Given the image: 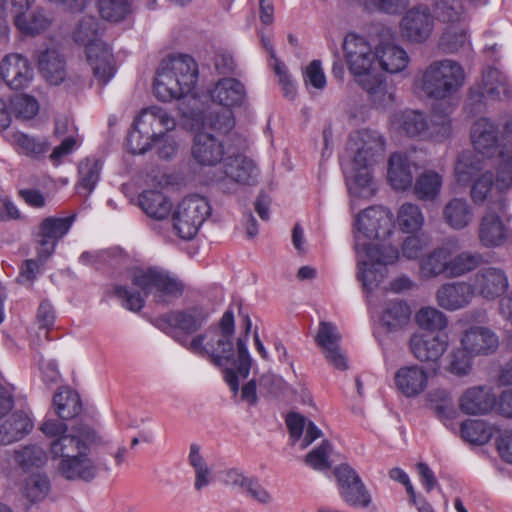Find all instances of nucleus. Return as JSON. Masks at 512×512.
I'll return each instance as SVG.
<instances>
[{"label":"nucleus","instance_id":"obj_29","mask_svg":"<svg viewBox=\"0 0 512 512\" xmlns=\"http://www.w3.org/2000/svg\"><path fill=\"white\" fill-rule=\"evenodd\" d=\"M33 426V421L27 413H12L0 425V444L9 445L23 439L32 431Z\"/></svg>","mask_w":512,"mask_h":512},{"label":"nucleus","instance_id":"obj_37","mask_svg":"<svg viewBox=\"0 0 512 512\" xmlns=\"http://www.w3.org/2000/svg\"><path fill=\"white\" fill-rule=\"evenodd\" d=\"M448 249L439 247L423 256L419 261V275L423 280L436 278L440 275L447 277Z\"/></svg>","mask_w":512,"mask_h":512},{"label":"nucleus","instance_id":"obj_49","mask_svg":"<svg viewBox=\"0 0 512 512\" xmlns=\"http://www.w3.org/2000/svg\"><path fill=\"white\" fill-rule=\"evenodd\" d=\"M15 462L24 471L43 466L47 460L46 452L38 445L31 444L15 450Z\"/></svg>","mask_w":512,"mask_h":512},{"label":"nucleus","instance_id":"obj_4","mask_svg":"<svg viewBox=\"0 0 512 512\" xmlns=\"http://www.w3.org/2000/svg\"><path fill=\"white\" fill-rule=\"evenodd\" d=\"M198 80V66L188 55H178L162 60L155 75V96L167 102L188 94Z\"/></svg>","mask_w":512,"mask_h":512},{"label":"nucleus","instance_id":"obj_35","mask_svg":"<svg viewBox=\"0 0 512 512\" xmlns=\"http://www.w3.org/2000/svg\"><path fill=\"white\" fill-rule=\"evenodd\" d=\"M495 186L500 192L512 189V135L503 138L498 153Z\"/></svg>","mask_w":512,"mask_h":512},{"label":"nucleus","instance_id":"obj_50","mask_svg":"<svg viewBox=\"0 0 512 512\" xmlns=\"http://www.w3.org/2000/svg\"><path fill=\"white\" fill-rule=\"evenodd\" d=\"M467 41V29L462 23L451 24L439 39V47L445 53H455Z\"/></svg>","mask_w":512,"mask_h":512},{"label":"nucleus","instance_id":"obj_63","mask_svg":"<svg viewBox=\"0 0 512 512\" xmlns=\"http://www.w3.org/2000/svg\"><path fill=\"white\" fill-rule=\"evenodd\" d=\"M473 356L466 352L462 347L451 353V360L448 365V371L451 374L462 377L470 373L472 369Z\"/></svg>","mask_w":512,"mask_h":512},{"label":"nucleus","instance_id":"obj_5","mask_svg":"<svg viewBox=\"0 0 512 512\" xmlns=\"http://www.w3.org/2000/svg\"><path fill=\"white\" fill-rule=\"evenodd\" d=\"M100 25L96 17L85 15L76 25L73 38L85 46L87 61L95 78L103 85L115 75V60L111 49L99 39Z\"/></svg>","mask_w":512,"mask_h":512},{"label":"nucleus","instance_id":"obj_14","mask_svg":"<svg viewBox=\"0 0 512 512\" xmlns=\"http://www.w3.org/2000/svg\"><path fill=\"white\" fill-rule=\"evenodd\" d=\"M0 78L11 90H23L31 85L34 72L27 57L11 53L0 63Z\"/></svg>","mask_w":512,"mask_h":512},{"label":"nucleus","instance_id":"obj_3","mask_svg":"<svg viewBox=\"0 0 512 512\" xmlns=\"http://www.w3.org/2000/svg\"><path fill=\"white\" fill-rule=\"evenodd\" d=\"M108 441L93 427L81 424L71 436L50 443L53 459L61 458L57 471L66 480L91 482L99 472V466L90 456L91 449L104 446Z\"/></svg>","mask_w":512,"mask_h":512},{"label":"nucleus","instance_id":"obj_45","mask_svg":"<svg viewBox=\"0 0 512 512\" xmlns=\"http://www.w3.org/2000/svg\"><path fill=\"white\" fill-rule=\"evenodd\" d=\"M397 222L402 232H417L424 224V215L417 204L406 202L398 210Z\"/></svg>","mask_w":512,"mask_h":512},{"label":"nucleus","instance_id":"obj_30","mask_svg":"<svg viewBox=\"0 0 512 512\" xmlns=\"http://www.w3.org/2000/svg\"><path fill=\"white\" fill-rule=\"evenodd\" d=\"M442 217L447 226L458 231L472 223L474 212L465 198L454 197L444 205Z\"/></svg>","mask_w":512,"mask_h":512},{"label":"nucleus","instance_id":"obj_18","mask_svg":"<svg viewBox=\"0 0 512 512\" xmlns=\"http://www.w3.org/2000/svg\"><path fill=\"white\" fill-rule=\"evenodd\" d=\"M340 340L341 335L332 322L321 321L319 323L315 337L316 344L322 349L330 365L338 370H346L348 368L347 359L339 346Z\"/></svg>","mask_w":512,"mask_h":512},{"label":"nucleus","instance_id":"obj_32","mask_svg":"<svg viewBox=\"0 0 512 512\" xmlns=\"http://www.w3.org/2000/svg\"><path fill=\"white\" fill-rule=\"evenodd\" d=\"M376 51L377 66L388 73H399L408 66L407 52L396 44L381 43L376 47Z\"/></svg>","mask_w":512,"mask_h":512},{"label":"nucleus","instance_id":"obj_42","mask_svg":"<svg viewBox=\"0 0 512 512\" xmlns=\"http://www.w3.org/2000/svg\"><path fill=\"white\" fill-rule=\"evenodd\" d=\"M482 263L483 256L480 253L464 251L451 257V253L448 250L447 278L463 276L479 267Z\"/></svg>","mask_w":512,"mask_h":512},{"label":"nucleus","instance_id":"obj_41","mask_svg":"<svg viewBox=\"0 0 512 512\" xmlns=\"http://www.w3.org/2000/svg\"><path fill=\"white\" fill-rule=\"evenodd\" d=\"M442 184V176L433 170H428L416 179L413 192L419 200L433 201L440 194Z\"/></svg>","mask_w":512,"mask_h":512},{"label":"nucleus","instance_id":"obj_53","mask_svg":"<svg viewBox=\"0 0 512 512\" xmlns=\"http://www.w3.org/2000/svg\"><path fill=\"white\" fill-rule=\"evenodd\" d=\"M101 168V162L96 158H86L80 162L78 167L79 187L85 189L87 194L94 190L100 178Z\"/></svg>","mask_w":512,"mask_h":512},{"label":"nucleus","instance_id":"obj_26","mask_svg":"<svg viewBox=\"0 0 512 512\" xmlns=\"http://www.w3.org/2000/svg\"><path fill=\"white\" fill-rule=\"evenodd\" d=\"M40 75L53 86L64 82L67 76L66 61L56 49L41 51L37 58Z\"/></svg>","mask_w":512,"mask_h":512},{"label":"nucleus","instance_id":"obj_38","mask_svg":"<svg viewBox=\"0 0 512 512\" xmlns=\"http://www.w3.org/2000/svg\"><path fill=\"white\" fill-rule=\"evenodd\" d=\"M52 22L51 13L43 8H37L29 16L19 15L15 19V26L21 33L34 36L47 30Z\"/></svg>","mask_w":512,"mask_h":512},{"label":"nucleus","instance_id":"obj_52","mask_svg":"<svg viewBox=\"0 0 512 512\" xmlns=\"http://www.w3.org/2000/svg\"><path fill=\"white\" fill-rule=\"evenodd\" d=\"M9 108L15 118L30 120L38 114L39 103L37 99L31 95L19 94L11 98Z\"/></svg>","mask_w":512,"mask_h":512},{"label":"nucleus","instance_id":"obj_28","mask_svg":"<svg viewBox=\"0 0 512 512\" xmlns=\"http://www.w3.org/2000/svg\"><path fill=\"white\" fill-rule=\"evenodd\" d=\"M210 97L213 102L228 109L243 104L246 98V90L239 80L235 78H223L210 90Z\"/></svg>","mask_w":512,"mask_h":512},{"label":"nucleus","instance_id":"obj_59","mask_svg":"<svg viewBox=\"0 0 512 512\" xmlns=\"http://www.w3.org/2000/svg\"><path fill=\"white\" fill-rule=\"evenodd\" d=\"M471 183L470 197L472 201L476 205L484 204L494 184L492 172L486 170Z\"/></svg>","mask_w":512,"mask_h":512},{"label":"nucleus","instance_id":"obj_51","mask_svg":"<svg viewBox=\"0 0 512 512\" xmlns=\"http://www.w3.org/2000/svg\"><path fill=\"white\" fill-rule=\"evenodd\" d=\"M348 490L343 491L341 499L350 507L369 509L373 506V498L363 481L354 482Z\"/></svg>","mask_w":512,"mask_h":512},{"label":"nucleus","instance_id":"obj_9","mask_svg":"<svg viewBox=\"0 0 512 512\" xmlns=\"http://www.w3.org/2000/svg\"><path fill=\"white\" fill-rule=\"evenodd\" d=\"M211 211L209 201L203 196L191 195L184 198L173 213L176 234L184 240L192 239Z\"/></svg>","mask_w":512,"mask_h":512},{"label":"nucleus","instance_id":"obj_55","mask_svg":"<svg viewBox=\"0 0 512 512\" xmlns=\"http://www.w3.org/2000/svg\"><path fill=\"white\" fill-rule=\"evenodd\" d=\"M101 17L110 22L123 20L131 10L128 0H98Z\"/></svg>","mask_w":512,"mask_h":512},{"label":"nucleus","instance_id":"obj_20","mask_svg":"<svg viewBox=\"0 0 512 512\" xmlns=\"http://www.w3.org/2000/svg\"><path fill=\"white\" fill-rule=\"evenodd\" d=\"M460 345L472 356L488 355L496 351L499 339L487 327L471 326L462 333Z\"/></svg>","mask_w":512,"mask_h":512},{"label":"nucleus","instance_id":"obj_33","mask_svg":"<svg viewBox=\"0 0 512 512\" xmlns=\"http://www.w3.org/2000/svg\"><path fill=\"white\" fill-rule=\"evenodd\" d=\"M138 204L151 219H166L172 210V202L159 190H145L138 196Z\"/></svg>","mask_w":512,"mask_h":512},{"label":"nucleus","instance_id":"obj_25","mask_svg":"<svg viewBox=\"0 0 512 512\" xmlns=\"http://www.w3.org/2000/svg\"><path fill=\"white\" fill-rule=\"evenodd\" d=\"M394 383L404 396L416 397L426 389L428 373L424 367L417 364L403 366L396 371Z\"/></svg>","mask_w":512,"mask_h":512},{"label":"nucleus","instance_id":"obj_19","mask_svg":"<svg viewBox=\"0 0 512 512\" xmlns=\"http://www.w3.org/2000/svg\"><path fill=\"white\" fill-rule=\"evenodd\" d=\"M474 294L485 299L493 300L502 295L508 288L506 273L496 267H486L478 270L472 280Z\"/></svg>","mask_w":512,"mask_h":512},{"label":"nucleus","instance_id":"obj_2","mask_svg":"<svg viewBox=\"0 0 512 512\" xmlns=\"http://www.w3.org/2000/svg\"><path fill=\"white\" fill-rule=\"evenodd\" d=\"M343 51L349 72L355 82L367 93L376 109L390 108L395 102L393 87L377 71V51L366 38L348 33L343 41Z\"/></svg>","mask_w":512,"mask_h":512},{"label":"nucleus","instance_id":"obj_40","mask_svg":"<svg viewBox=\"0 0 512 512\" xmlns=\"http://www.w3.org/2000/svg\"><path fill=\"white\" fill-rule=\"evenodd\" d=\"M11 143L18 153L32 158L41 157L50 148L44 137H34L19 131L12 134Z\"/></svg>","mask_w":512,"mask_h":512},{"label":"nucleus","instance_id":"obj_39","mask_svg":"<svg viewBox=\"0 0 512 512\" xmlns=\"http://www.w3.org/2000/svg\"><path fill=\"white\" fill-rule=\"evenodd\" d=\"M55 413L62 420H70L80 414L81 400L75 391L64 388L55 393L53 397Z\"/></svg>","mask_w":512,"mask_h":512},{"label":"nucleus","instance_id":"obj_13","mask_svg":"<svg viewBox=\"0 0 512 512\" xmlns=\"http://www.w3.org/2000/svg\"><path fill=\"white\" fill-rule=\"evenodd\" d=\"M259 169L248 157L238 154L224 159L222 175L217 184L225 193H234L238 186L255 185L259 177Z\"/></svg>","mask_w":512,"mask_h":512},{"label":"nucleus","instance_id":"obj_1","mask_svg":"<svg viewBox=\"0 0 512 512\" xmlns=\"http://www.w3.org/2000/svg\"><path fill=\"white\" fill-rule=\"evenodd\" d=\"M209 316L206 308L192 306L164 314L156 319V325L192 353L208 357L218 367H225V381L233 393L237 394L238 376L248 377L251 369L252 359L247 348L251 320L248 316L245 317V335L237 339L235 350V321L232 310L224 312L217 326H210L204 333L189 339V335L200 330Z\"/></svg>","mask_w":512,"mask_h":512},{"label":"nucleus","instance_id":"obj_44","mask_svg":"<svg viewBox=\"0 0 512 512\" xmlns=\"http://www.w3.org/2000/svg\"><path fill=\"white\" fill-rule=\"evenodd\" d=\"M481 86L485 90L487 97L492 100H502L510 93V86L506 76L493 67L483 72Z\"/></svg>","mask_w":512,"mask_h":512},{"label":"nucleus","instance_id":"obj_57","mask_svg":"<svg viewBox=\"0 0 512 512\" xmlns=\"http://www.w3.org/2000/svg\"><path fill=\"white\" fill-rule=\"evenodd\" d=\"M436 18L442 22H460L463 6L459 0H436L434 6Z\"/></svg>","mask_w":512,"mask_h":512},{"label":"nucleus","instance_id":"obj_6","mask_svg":"<svg viewBox=\"0 0 512 512\" xmlns=\"http://www.w3.org/2000/svg\"><path fill=\"white\" fill-rule=\"evenodd\" d=\"M463 66L453 59L431 62L416 80L415 85L428 98L447 100L453 98L465 84Z\"/></svg>","mask_w":512,"mask_h":512},{"label":"nucleus","instance_id":"obj_17","mask_svg":"<svg viewBox=\"0 0 512 512\" xmlns=\"http://www.w3.org/2000/svg\"><path fill=\"white\" fill-rule=\"evenodd\" d=\"M449 347L447 333L436 335L414 334L409 341L413 356L420 362H437Z\"/></svg>","mask_w":512,"mask_h":512},{"label":"nucleus","instance_id":"obj_47","mask_svg":"<svg viewBox=\"0 0 512 512\" xmlns=\"http://www.w3.org/2000/svg\"><path fill=\"white\" fill-rule=\"evenodd\" d=\"M462 438L476 445H484L493 436V427L483 420H467L461 424Z\"/></svg>","mask_w":512,"mask_h":512},{"label":"nucleus","instance_id":"obj_46","mask_svg":"<svg viewBox=\"0 0 512 512\" xmlns=\"http://www.w3.org/2000/svg\"><path fill=\"white\" fill-rule=\"evenodd\" d=\"M355 173L346 176L349 193L355 197L369 198L374 195L376 188L369 169H354Z\"/></svg>","mask_w":512,"mask_h":512},{"label":"nucleus","instance_id":"obj_23","mask_svg":"<svg viewBox=\"0 0 512 512\" xmlns=\"http://www.w3.org/2000/svg\"><path fill=\"white\" fill-rule=\"evenodd\" d=\"M498 127L486 118H480L471 128V142L478 154L492 157L499 153L502 142L499 143Z\"/></svg>","mask_w":512,"mask_h":512},{"label":"nucleus","instance_id":"obj_64","mask_svg":"<svg viewBox=\"0 0 512 512\" xmlns=\"http://www.w3.org/2000/svg\"><path fill=\"white\" fill-rule=\"evenodd\" d=\"M206 123L220 133H228L235 125V120L230 109H222L218 112H210Z\"/></svg>","mask_w":512,"mask_h":512},{"label":"nucleus","instance_id":"obj_56","mask_svg":"<svg viewBox=\"0 0 512 512\" xmlns=\"http://www.w3.org/2000/svg\"><path fill=\"white\" fill-rule=\"evenodd\" d=\"M365 10L387 15H399L404 12L410 0H360Z\"/></svg>","mask_w":512,"mask_h":512},{"label":"nucleus","instance_id":"obj_16","mask_svg":"<svg viewBox=\"0 0 512 512\" xmlns=\"http://www.w3.org/2000/svg\"><path fill=\"white\" fill-rule=\"evenodd\" d=\"M433 24L430 9L425 5L415 6L401 20L403 36L411 42H424L432 33Z\"/></svg>","mask_w":512,"mask_h":512},{"label":"nucleus","instance_id":"obj_22","mask_svg":"<svg viewBox=\"0 0 512 512\" xmlns=\"http://www.w3.org/2000/svg\"><path fill=\"white\" fill-rule=\"evenodd\" d=\"M134 125L154 139L166 132H172L176 127V121L162 107L151 106L141 111Z\"/></svg>","mask_w":512,"mask_h":512},{"label":"nucleus","instance_id":"obj_12","mask_svg":"<svg viewBox=\"0 0 512 512\" xmlns=\"http://www.w3.org/2000/svg\"><path fill=\"white\" fill-rule=\"evenodd\" d=\"M358 257L357 278L362 282L367 290L377 286L380 280L377 279V273L372 269L377 265H390L396 262L399 257L398 249L390 245H373L370 242H364Z\"/></svg>","mask_w":512,"mask_h":512},{"label":"nucleus","instance_id":"obj_27","mask_svg":"<svg viewBox=\"0 0 512 512\" xmlns=\"http://www.w3.org/2000/svg\"><path fill=\"white\" fill-rule=\"evenodd\" d=\"M416 164L406 153H393L388 160V180L395 190H406L412 185Z\"/></svg>","mask_w":512,"mask_h":512},{"label":"nucleus","instance_id":"obj_7","mask_svg":"<svg viewBox=\"0 0 512 512\" xmlns=\"http://www.w3.org/2000/svg\"><path fill=\"white\" fill-rule=\"evenodd\" d=\"M386 139L377 130L359 129L349 134L345 155L353 169H370L385 159Z\"/></svg>","mask_w":512,"mask_h":512},{"label":"nucleus","instance_id":"obj_58","mask_svg":"<svg viewBox=\"0 0 512 512\" xmlns=\"http://www.w3.org/2000/svg\"><path fill=\"white\" fill-rule=\"evenodd\" d=\"M451 120L448 115L433 114L428 120L427 133L425 139H432L441 142L451 134Z\"/></svg>","mask_w":512,"mask_h":512},{"label":"nucleus","instance_id":"obj_62","mask_svg":"<svg viewBox=\"0 0 512 512\" xmlns=\"http://www.w3.org/2000/svg\"><path fill=\"white\" fill-rule=\"evenodd\" d=\"M152 147L157 149L160 158L168 160L176 155L179 142L173 133L166 132L152 139Z\"/></svg>","mask_w":512,"mask_h":512},{"label":"nucleus","instance_id":"obj_11","mask_svg":"<svg viewBox=\"0 0 512 512\" xmlns=\"http://www.w3.org/2000/svg\"><path fill=\"white\" fill-rule=\"evenodd\" d=\"M354 249L360 255L364 242L370 239H385L392 233V214L383 207L373 206L362 211L355 221Z\"/></svg>","mask_w":512,"mask_h":512},{"label":"nucleus","instance_id":"obj_21","mask_svg":"<svg viewBox=\"0 0 512 512\" xmlns=\"http://www.w3.org/2000/svg\"><path fill=\"white\" fill-rule=\"evenodd\" d=\"M223 141L207 132H199L194 136L191 155L201 166H215L224 159Z\"/></svg>","mask_w":512,"mask_h":512},{"label":"nucleus","instance_id":"obj_8","mask_svg":"<svg viewBox=\"0 0 512 512\" xmlns=\"http://www.w3.org/2000/svg\"><path fill=\"white\" fill-rule=\"evenodd\" d=\"M507 206L508 200L502 195L489 202L478 228V238L484 247L495 248L512 243V229L503 222L497 213L498 211L505 214Z\"/></svg>","mask_w":512,"mask_h":512},{"label":"nucleus","instance_id":"obj_34","mask_svg":"<svg viewBox=\"0 0 512 512\" xmlns=\"http://www.w3.org/2000/svg\"><path fill=\"white\" fill-rule=\"evenodd\" d=\"M393 126L408 137L425 139L428 127L427 117L420 111L405 110L394 115Z\"/></svg>","mask_w":512,"mask_h":512},{"label":"nucleus","instance_id":"obj_61","mask_svg":"<svg viewBox=\"0 0 512 512\" xmlns=\"http://www.w3.org/2000/svg\"><path fill=\"white\" fill-rule=\"evenodd\" d=\"M331 444L328 440H323L321 444L311 450L305 458V463L315 470H325L330 468L329 454Z\"/></svg>","mask_w":512,"mask_h":512},{"label":"nucleus","instance_id":"obj_10","mask_svg":"<svg viewBox=\"0 0 512 512\" xmlns=\"http://www.w3.org/2000/svg\"><path fill=\"white\" fill-rule=\"evenodd\" d=\"M132 282L145 295L154 288L155 299L159 303L167 302V298H178L184 291V285L177 277L158 267L136 270L133 273Z\"/></svg>","mask_w":512,"mask_h":512},{"label":"nucleus","instance_id":"obj_15","mask_svg":"<svg viewBox=\"0 0 512 512\" xmlns=\"http://www.w3.org/2000/svg\"><path fill=\"white\" fill-rule=\"evenodd\" d=\"M75 216L64 218H45L40 226L38 237L37 256L46 261L54 252L57 242L70 230Z\"/></svg>","mask_w":512,"mask_h":512},{"label":"nucleus","instance_id":"obj_31","mask_svg":"<svg viewBox=\"0 0 512 512\" xmlns=\"http://www.w3.org/2000/svg\"><path fill=\"white\" fill-rule=\"evenodd\" d=\"M485 162L483 158L475 152H462L454 166V176L456 182L461 186H467L482 173H484Z\"/></svg>","mask_w":512,"mask_h":512},{"label":"nucleus","instance_id":"obj_60","mask_svg":"<svg viewBox=\"0 0 512 512\" xmlns=\"http://www.w3.org/2000/svg\"><path fill=\"white\" fill-rule=\"evenodd\" d=\"M114 295L121 301L123 307L130 311H140L145 304V299L138 291H133L123 285L113 287Z\"/></svg>","mask_w":512,"mask_h":512},{"label":"nucleus","instance_id":"obj_54","mask_svg":"<svg viewBox=\"0 0 512 512\" xmlns=\"http://www.w3.org/2000/svg\"><path fill=\"white\" fill-rule=\"evenodd\" d=\"M416 322L422 329L429 331H442L448 325L446 315L433 307H424L416 314Z\"/></svg>","mask_w":512,"mask_h":512},{"label":"nucleus","instance_id":"obj_43","mask_svg":"<svg viewBox=\"0 0 512 512\" xmlns=\"http://www.w3.org/2000/svg\"><path fill=\"white\" fill-rule=\"evenodd\" d=\"M411 316L410 307L402 300L390 301L386 304L381 321L388 330L401 329L408 324Z\"/></svg>","mask_w":512,"mask_h":512},{"label":"nucleus","instance_id":"obj_48","mask_svg":"<svg viewBox=\"0 0 512 512\" xmlns=\"http://www.w3.org/2000/svg\"><path fill=\"white\" fill-rule=\"evenodd\" d=\"M49 478L44 474H32L25 480L23 495L31 503L41 502L50 492Z\"/></svg>","mask_w":512,"mask_h":512},{"label":"nucleus","instance_id":"obj_24","mask_svg":"<svg viewBox=\"0 0 512 512\" xmlns=\"http://www.w3.org/2000/svg\"><path fill=\"white\" fill-rule=\"evenodd\" d=\"M474 296L473 287L465 281L445 283L436 293L438 305L448 311H456L468 306Z\"/></svg>","mask_w":512,"mask_h":512},{"label":"nucleus","instance_id":"obj_36","mask_svg":"<svg viewBox=\"0 0 512 512\" xmlns=\"http://www.w3.org/2000/svg\"><path fill=\"white\" fill-rule=\"evenodd\" d=\"M493 405V397L481 386L467 389L459 400L460 409L470 415L485 414Z\"/></svg>","mask_w":512,"mask_h":512}]
</instances>
